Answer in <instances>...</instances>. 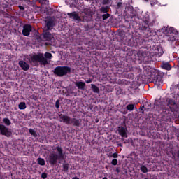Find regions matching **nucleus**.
Masks as SVG:
<instances>
[{"label": "nucleus", "mask_w": 179, "mask_h": 179, "mask_svg": "<svg viewBox=\"0 0 179 179\" xmlns=\"http://www.w3.org/2000/svg\"><path fill=\"white\" fill-rule=\"evenodd\" d=\"M165 104L163 102H159L156 106V110L160 114L162 121H170L173 113L177 111V103L176 100L172 98H166Z\"/></svg>", "instance_id": "1"}, {"label": "nucleus", "mask_w": 179, "mask_h": 179, "mask_svg": "<svg viewBox=\"0 0 179 179\" xmlns=\"http://www.w3.org/2000/svg\"><path fill=\"white\" fill-rule=\"evenodd\" d=\"M52 58V54L50 52H45V54L38 52L30 56L29 62L32 66H38V64L41 65H48V59Z\"/></svg>", "instance_id": "2"}, {"label": "nucleus", "mask_w": 179, "mask_h": 179, "mask_svg": "<svg viewBox=\"0 0 179 179\" xmlns=\"http://www.w3.org/2000/svg\"><path fill=\"white\" fill-rule=\"evenodd\" d=\"M143 73L147 76L148 79H150L152 83L156 85L163 83V73L160 71L152 67H145Z\"/></svg>", "instance_id": "3"}, {"label": "nucleus", "mask_w": 179, "mask_h": 179, "mask_svg": "<svg viewBox=\"0 0 179 179\" xmlns=\"http://www.w3.org/2000/svg\"><path fill=\"white\" fill-rule=\"evenodd\" d=\"M55 150L58 154L55 152H50L48 157V162L51 166H55L59 162L65 160V153L64 150L60 146H57Z\"/></svg>", "instance_id": "4"}, {"label": "nucleus", "mask_w": 179, "mask_h": 179, "mask_svg": "<svg viewBox=\"0 0 179 179\" xmlns=\"http://www.w3.org/2000/svg\"><path fill=\"white\" fill-rule=\"evenodd\" d=\"M71 73V67L66 66H58L53 70V73L59 78H62V76H66L68 73Z\"/></svg>", "instance_id": "5"}, {"label": "nucleus", "mask_w": 179, "mask_h": 179, "mask_svg": "<svg viewBox=\"0 0 179 179\" xmlns=\"http://www.w3.org/2000/svg\"><path fill=\"white\" fill-rule=\"evenodd\" d=\"M144 50H138L136 52H133L134 54L136 53L137 57H138V59H145V58H148L149 57V55H152V46H150L148 45L147 46H144L143 48Z\"/></svg>", "instance_id": "6"}, {"label": "nucleus", "mask_w": 179, "mask_h": 179, "mask_svg": "<svg viewBox=\"0 0 179 179\" xmlns=\"http://www.w3.org/2000/svg\"><path fill=\"white\" fill-rule=\"evenodd\" d=\"M165 34L168 37V41L174 43L177 40V36H178V31L174 27H170L165 31Z\"/></svg>", "instance_id": "7"}, {"label": "nucleus", "mask_w": 179, "mask_h": 179, "mask_svg": "<svg viewBox=\"0 0 179 179\" xmlns=\"http://www.w3.org/2000/svg\"><path fill=\"white\" fill-rule=\"evenodd\" d=\"M131 41H133V43L131 45V47H136V48H140V50H142V48L145 47H148V45H145L146 43L145 40L139 36L134 37Z\"/></svg>", "instance_id": "8"}, {"label": "nucleus", "mask_w": 179, "mask_h": 179, "mask_svg": "<svg viewBox=\"0 0 179 179\" xmlns=\"http://www.w3.org/2000/svg\"><path fill=\"white\" fill-rule=\"evenodd\" d=\"M122 125L118 127L117 131L119 135L122 136V138H128V129H127V125L125 124V120L123 121Z\"/></svg>", "instance_id": "9"}, {"label": "nucleus", "mask_w": 179, "mask_h": 179, "mask_svg": "<svg viewBox=\"0 0 179 179\" xmlns=\"http://www.w3.org/2000/svg\"><path fill=\"white\" fill-rule=\"evenodd\" d=\"M0 134L1 135L6 136V138H10V136H12V131L4 124H0Z\"/></svg>", "instance_id": "10"}, {"label": "nucleus", "mask_w": 179, "mask_h": 179, "mask_svg": "<svg viewBox=\"0 0 179 179\" xmlns=\"http://www.w3.org/2000/svg\"><path fill=\"white\" fill-rule=\"evenodd\" d=\"M59 122H63L66 125H69L71 124V120L72 117L69 115L60 113L58 115Z\"/></svg>", "instance_id": "11"}, {"label": "nucleus", "mask_w": 179, "mask_h": 179, "mask_svg": "<svg viewBox=\"0 0 179 179\" xmlns=\"http://www.w3.org/2000/svg\"><path fill=\"white\" fill-rule=\"evenodd\" d=\"M44 41H51L54 38V34H51L48 30H43L41 34Z\"/></svg>", "instance_id": "12"}, {"label": "nucleus", "mask_w": 179, "mask_h": 179, "mask_svg": "<svg viewBox=\"0 0 179 179\" xmlns=\"http://www.w3.org/2000/svg\"><path fill=\"white\" fill-rule=\"evenodd\" d=\"M153 24H155V20H153L152 22L149 23V18H147L142 24L141 30H144L145 31H149L150 27H153Z\"/></svg>", "instance_id": "13"}, {"label": "nucleus", "mask_w": 179, "mask_h": 179, "mask_svg": "<svg viewBox=\"0 0 179 179\" xmlns=\"http://www.w3.org/2000/svg\"><path fill=\"white\" fill-rule=\"evenodd\" d=\"M67 15L69 16V19H73V20H75L76 22L82 21V18H80V16H79V14L76 13V11L69 13H67Z\"/></svg>", "instance_id": "14"}, {"label": "nucleus", "mask_w": 179, "mask_h": 179, "mask_svg": "<svg viewBox=\"0 0 179 179\" xmlns=\"http://www.w3.org/2000/svg\"><path fill=\"white\" fill-rule=\"evenodd\" d=\"M31 30H33L31 25L30 24L24 25L23 29H22L23 36H25V37H28V36H30V32L31 31Z\"/></svg>", "instance_id": "15"}, {"label": "nucleus", "mask_w": 179, "mask_h": 179, "mask_svg": "<svg viewBox=\"0 0 179 179\" xmlns=\"http://www.w3.org/2000/svg\"><path fill=\"white\" fill-rule=\"evenodd\" d=\"M73 127H76V128H79L80 125H82V120L81 119H76L75 117H71L70 120V124Z\"/></svg>", "instance_id": "16"}, {"label": "nucleus", "mask_w": 179, "mask_h": 179, "mask_svg": "<svg viewBox=\"0 0 179 179\" xmlns=\"http://www.w3.org/2000/svg\"><path fill=\"white\" fill-rule=\"evenodd\" d=\"M154 52H152V55H156V57H162L164 52L163 51V48L160 46H157V48H155Z\"/></svg>", "instance_id": "17"}, {"label": "nucleus", "mask_w": 179, "mask_h": 179, "mask_svg": "<svg viewBox=\"0 0 179 179\" xmlns=\"http://www.w3.org/2000/svg\"><path fill=\"white\" fill-rule=\"evenodd\" d=\"M46 23V29L48 31L52 30L54 29V27L55 26V22L52 20H48V21H45Z\"/></svg>", "instance_id": "18"}, {"label": "nucleus", "mask_w": 179, "mask_h": 179, "mask_svg": "<svg viewBox=\"0 0 179 179\" xmlns=\"http://www.w3.org/2000/svg\"><path fill=\"white\" fill-rule=\"evenodd\" d=\"M18 64L20 65L22 71H29V69L30 68L29 64L23 60L19 61Z\"/></svg>", "instance_id": "19"}, {"label": "nucleus", "mask_w": 179, "mask_h": 179, "mask_svg": "<svg viewBox=\"0 0 179 179\" xmlns=\"http://www.w3.org/2000/svg\"><path fill=\"white\" fill-rule=\"evenodd\" d=\"M75 85L79 90H85L86 87V83H85V82H82V81L76 82Z\"/></svg>", "instance_id": "20"}, {"label": "nucleus", "mask_w": 179, "mask_h": 179, "mask_svg": "<svg viewBox=\"0 0 179 179\" xmlns=\"http://www.w3.org/2000/svg\"><path fill=\"white\" fill-rule=\"evenodd\" d=\"M32 2H34V3L35 2H39L41 6H44V5H49L50 3V1L48 0H32Z\"/></svg>", "instance_id": "21"}, {"label": "nucleus", "mask_w": 179, "mask_h": 179, "mask_svg": "<svg viewBox=\"0 0 179 179\" xmlns=\"http://www.w3.org/2000/svg\"><path fill=\"white\" fill-rule=\"evenodd\" d=\"M91 89L94 93H100V88L94 84H91Z\"/></svg>", "instance_id": "22"}, {"label": "nucleus", "mask_w": 179, "mask_h": 179, "mask_svg": "<svg viewBox=\"0 0 179 179\" xmlns=\"http://www.w3.org/2000/svg\"><path fill=\"white\" fill-rule=\"evenodd\" d=\"M101 13H108V12H110V7L108 6H102L100 8Z\"/></svg>", "instance_id": "23"}, {"label": "nucleus", "mask_w": 179, "mask_h": 179, "mask_svg": "<svg viewBox=\"0 0 179 179\" xmlns=\"http://www.w3.org/2000/svg\"><path fill=\"white\" fill-rule=\"evenodd\" d=\"M124 78H126L127 79H134V73H124L123 74Z\"/></svg>", "instance_id": "24"}, {"label": "nucleus", "mask_w": 179, "mask_h": 179, "mask_svg": "<svg viewBox=\"0 0 179 179\" xmlns=\"http://www.w3.org/2000/svg\"><path fill=\"white\" fill-rule=\"evenodd\" d=\"M162 68H163V69H166V71H170V69H171V65H170L169 63H163Z\"/></svg>", "instance_id": "25"}, {"label": "nucleus", "mask_w": 179, "mask_h": 179, "mask_svg": "<svg viewBox=\"0 0 179 179\" xmlns=\"http://www.w3.org/2000/svg\"><path fill=\"white\" fill-rule=\"evenodd\" d=\"M29 132L32 136H34V138H37V136H38V135H37V131L33 129H29Z\"/></svg>", "instance_id": "26"}, {"label": "nucleus", "mask_w": 179, "mask_h": 179, "mask_svg": "<svg viewBox=\"0 0 179 179\" xmlns=\"http://www.w3.org/2000/svg\"><path fill=\"white\" fill-rule=\"evenodd\" d=\"M69 170V164L64 163L63 164V171H64V173H68Z\"/></svg>", "instance_id": "27"}, {"label": "nucleus", "mask_w": 179, "mask_h": 179, "mask_svg": "<svg viewBox=\"0 0 179 179\" xmlns=\"http://www.w3.org/2000/svg\"><path fill=\"white\" fill-rule=\"evenodd\" d=\"M38 163L40 166H45V160L43 158L39 157L37 159Z\"/></svg>", "instance_id": "28"}, {"label": "nucleus", "mask_w": 179, "mask_h": 179, "mask_svg": "<svg viewBox=\"0 0 179 179\" xmlns=\"http://www.w3.org/2000/svg\"><path fill=\"white\" fill-rule=\"evenodd\" d=\"M19 110H26V103L20 102L18 105Z\"/></svg>", "instance_id": "29"}, {"label": "nucleus", "mask_w": 179, "mask_h": 179, "mask_svg": "<svg viewBox=\"0 0 179 179\" xmlns=\"http://www.w3.org/2000/svg\"><path fill=\"white\" fill-rule=\"evenodd\" d=\"M3 122L7 127H9V125H12V122H10V120H9V118L8 117H5L3 119Z\"/></svg>", "instance_id": "30"}, {"label": "nucleus", "mask_w": 179, "mask_h": 179, "mask_svg": "<svg viewBox=\"0 0 179 179\" xmlns=\"http://www.w3.org/2000/svg\"><path fill=\"white\" fill-rule=\"evenodd\" d=\"M134 104H129L127 106V110L129 111H134Z\"/></svg>", "instance_id": "31"}, {"label": "nucleus", "mask_w": 179, "mask_h": 179, "mask_svg": "<svg viewBox=\"0 0 179 179\" xmlns=\"http://www.w3.org/2000/svg\"><path fill=\"white\" fill-rule=\"evenodd\" d=\"M110 16H111V15H110V13L103 14L102 15V19H103V20H107V19H108V17H110Z\"/></svg>", "instance_id": "32"}, {"label": "nucleus", "mask_w": 179, "mask_h": 179, "mask_svg": "<svg viewBox=\"0 0 179 179\" xmlns=\"http://www.w3.org/2000/svg\"><path fill=\"white\" fill-rule=\"evenodd\" d=\"M141 171H142V173H148V168L143 165L141 167Z\"/></svg>", "instance_id": "33"}, {"label": "nucleus", "mask_w": 179, "mask_h": 179, "mask_svg": "<svg viewBox=\"0 0 179 179\" xmlns=\"http://www.w3.org/2000/svg\"><path fill=\"white\" fill-rule=\"evenodd\" d=\"M151 6H155V5H157V0H150Z\"/></svg>", "instance_id": "34"}, {"label": "nucleus", "mask_w": 179, "mask_h": 179, "mask_svg": "<svg viewBox=\"0 0 179 179\" xmlns=\"http://www.w3.org/2000/svg\"><path fill=\"white\" fill-rule=\"evenodd\" d=\"M111 164H113V166H117V164H118V160L117 159H113L111 161Z\"/></svg>", "instance_id": "35"}, {"label": "nucleus", "mask_w": 179, "mask_h": 179, "mask_svg": "<svg viewBox=\"0 0 179 179\" xmlns=\"http://www.w3.org/2000/svg\"><path fill=\"white\" fill-rule=\"evenodd\" d=\"M59 99H57L55 102V108H57V110H58V108H59Z\"/></svg>", "instance_id": "36"}, {"label": "nucleus", "mask_w": 179, "mask_h": 179, "mask_svg": "<svg viewBox=\"0 0 179 179\" xmlns=\"http://www.w3.org/2000/svg\"><path fill=\"white\" fill-rule=\"evenodd\" d=\"M130 13H131V15H131V17H134V16H135V15H136V11L134 9H131Z\"/></svg>", "instance_id": "37"}, {"label": "nucleus", "mask_w": 179, "mask_h": 179, "mask_svg": "<svg viewBox=\"0 0 179 179\" xmlns=\"http://www.w3.org/2000/svg\"><path fill=\"white\" fill-rule=\"evenodd\" d=\"M112 157H113L114 159H117V157H118V153L117 152H114L112 155Z\"/></svg>", "instance_id": "38"}, {"label": "nucleus", "mask_w": 179, "mask_h": 179, "mask_svg": "<svg viewBox=\"0 0 179 179\" xmlns=\"http://www.w3.org/2000/svg\"><path fill=\"white\" fill-rule=\"evenodd\" d=\"M108 2H110V0H103L102 1L103 5H108Z\"/></svg>", "instance_id": "39"}, {"label": "nucleus", "mask_w": 179, "mask_h": 179, "mask_svg": "<svg viewBox=\"0 0 179 179\" xmlns=\"http://www.w3.org/2000/svg\"><path fill=\"white\" fill-rule=\"evenodd\" d=\"M41 178H43V179L47 178V173H43L41 174Z\"/></svg>", "instance_id": "40"}, {"label": "nucleus", "mask_w": 179, "mask_h": 179, "mask_svg": "<svg viewBox=\"0 0 179 179\" xmlns=\"http://www.w3.org/2000/svg\"><path fill=\"white\" fill-rule=\"evenodd\" d=\"M93 82V79L89 78L88 80H85V83H92Z\"/></svg>", "instance_id": "41"}, {"label": "nucleus", "mask_w": 179, "mask_h": 179, "mask_svg": "<svg viewBox=\"0 0 179 179\" xmlns=\"http://www.w3.org/2000/svg\"><path fill=\"white\" fill-rule=\"evenodd\" d=\"M31 99H32V100H35V101L37 100V97L35 95H31Z\"/></svg>", "instance_id": "42"}, {"label": "nucleus", "mask_w": 179, "mask_h": 179, "mask_svg": "<svg viewBox=\"0 0 179 179\" xmlns=\"http://www.w3.org/2000/svg\"><path fill=\"white\" fill-rule=\"evenodd\" d=\"M117 8H121V6H122V3L118 2V3H117Z\"/></svg>", "instance_id": "43"}, {"label": "nucleus", "mask_w": 179, "mask_h": 179, "mask_svg": "<svg viewBox=\"0 0 179 179\" xmlns=\"http://www.w3.org/2000/svg\"><path fill=\"white\" fill-rule=\"evenodd\" d=\"M20 10H24V7L23 6H19Z\"/></svg>", "instance_id": "44"}, {"label": "nucleus", "mask_w": 179, "mask_h": 179, "mask_svg": "<svg viewBox=\"0 0 179 179\" xmlns=\"http://www.w3.org/2000/svg\"><path fill=\"white\" fill-rule=\"evenodd\" d=\"M127 72H131V66L126 69Z\"/></svg>", "instance_id": "45"}, {"label": "nucleus", "mask_w": 179, "mask_h": 179, "mask_svg": "<svg viewBox=\"0 0 179 179\" xmlns=\"http://www.w3.org/2000/svg\"><path fill=\"white\" fill-rule=\"evenodd\" d=\"M85 29H87V30H88L90 29L89 25H85Z\"/></svg>", "instance_id": "46"}, {"label": "nucleus", "mask_w": 179, "mask_h": 179, "mask_svg": "<svg viewBox=\"0 0 179 179\" xmlns=\"http://www.w3.org/2000/svg\"><path fill=\"white\" fill-rule=\"evenodd\" d=\"M115 171H116V173H120V168H116Z\"/></svg>", "instance_id": "47"}, {"label": "nucleus", "mask_w": 179, "mask_h": 179, "mask_svg": "<svg viewBox=\"0 0 179 179\" xmlns=\"http://www.w3.org/2000/svg\"><path fill=\"white\" fill-rule=\"evenodd\" d=\"M143 108H145V106L141 107L140 110H141V111H143Z\"/></svg>", "instance_id": "48"}, {"label": "nucleus", "mask_w": 179, "mask_h": 179, "mask_svg": "<svg viewBox=\"0 0 179 179\" xmlns=\"http://www.w3.org/2000/svg\"><path fill=\"white\" fill-rule=\"evenodd\" d=\"M72 179H80L79 178H78L77 176L73 177Z\"/></svg>", "instance_id": "49"}, {"label": "nucleus", "mask_w": 179, "mask_h": 179, "mask_svg": "<svg viewBox=\"0 0 179 179\" xmlns=\"http://www.w3.org/2000/svg\"><path fill=\"white\" fill-rule=\"evenodd\" d=\"M173 157H176V154L172 153Z\"/></svg>", "instance_id": "50"}, {"label": "nucleus", "mask_w": 179, "mask_h": 179, "mask_svg": "<svg viewBox=\"0 0 179 179\" xmlns=\"http://www.w3.org/2000/svg\"><path fill=\"white\" fill-rule=\"evenodd\" d=\"M1 177H2V172H0V179H1Z\"/></svg>", "instance_id": "51"}, {"label": "nucleus", "mask_w": 179, "mask_h": 179, "mask_svg": "<svg viewBox=\"0 0 179 179\" xmlns=\"http://www.w3.org/2000/svg\"><path fill=\"white\" fill-rule=\"evenodd\" d=\"M145 2H149V0H143Z\"/></svg>", "instance_id": "52"}, {"label": "nucleus", "mask_w": 179, "mask_h": 179, "mask_svg": "<svg viewBox=\"0 0 179 179\" xmlns=\"http://www.w3.org/2000/svg\"><path fill=\"white\" fill-rule=\"evenodd\" d=\"M27 1H28V2H30V0H27Z\"/></svg>", "instance_id": "53"}]
</instances>
